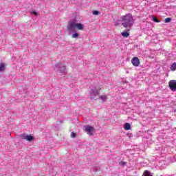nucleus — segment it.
Here are the masks:
<instances>
[{
    "instance_id": "f257e3e1",
    "label": "nucleus",
    "mask_w": 176,
    "mask_h": 176,
    "mask_svg": "<svg viewBox=\"0 0 176 176\" xmlns=\"http://www.w3.org/2000/svg\"><path fill=\"white\" fill-rule=\"evenodd\" d=\"M120 21L124 28H131V26L134 25V18L131 13L122 16Z\"/></svg>"
},
{
    "instance_id": "f03ea898",
    "label": "nucleus",
    "mask_w": 176,
    "mask_h": 176,
    "mask_svg": "<svg viewBox=\"0 0 176 176\" xmlns=\"http://www.w3.org/2000/svg\"><path fill=\"white\" fill-rule=\"evenodd\" d=\"M75 28L79 31H82V30L85 28V25L75 22H69V25L67 26L68 31H72V30H75Z\"/></svg>"
},
{
    "instance_id": "7ed1b4c3",
    "label": "nucleus",
    "mask_w": 176,
    "mask_h": 176,
    "mask_svg": "<svg viewBox=\"0 0 176 176\" xmlns=\"http://www.w3.org/2000/svg\"><path fill=\"white\" fill-rule=\"evenodd\" d=\"M168 86L172 91H176V80H170L168 82Z\"/></svg>"
},
{
    "instance_id": "20e7f679",
    "label": "nucleus",
    "mask_w": 176,
    "mask_h": 176,
    "mask_svg": "<svg viewBox=\"0 0 176 176\" xmlns=\"http://www.w3.org/2000/svg\"><path fill=\"white\" fill-rule=\"evenodd\" d=\"M56 67V68H58V71L60 74H64V72H65V69H67V67L63 63H57Z\"/></svg>"
},
{
    "instance_id": "39448f33",
    "label": "nucleus",
    "mask_w": 176,
    "mask_h": 176,
    "mask_svg": "<svg viewBox=\"0 0 176 176\" xmlns=\"http://www.w3.org/2000/svg\"><path fill=\"white\" fill-rule=\"evenodd\" d=\"M131 63L133 67H138L140 64V58H138L137 56H135L132 58Z\"/></svg>"
},
{
    "instance_id": "423d86ee",
    "label": "nucleus",
    "mask_w": 176,
    "mask_h": 176,
    "mask_svg": "<svg viewBox=\"0 0 176 176\" xmlns=\"http://www.w3.org/2000/svg\"><path fill=\"white\" fill-rule=\"evenodd\" d=\"M94 127L91 126H85V131L86 133H87V134L89 135H93V134L91 133L92 131H94Z\"/></svg>"
},
{
    "instance_id": "0eeeda50",
    "label": "nucleus",
    "mask_w": 176,
    "mask_h": 176,
    "mask_svg": "<svg viewBox=\"0 0 176 176\" xmlns=\"http://www.w3.org/2000/svg\"><path fill=\"white\" fill-rule=\"evenodd\" d=\"M100 90H101L100 88L99 89L92 90V92L91 93V97H96L97 96H100Z\"/></svg>"
},
{
    "instance_id": "6e6552de",
    "label": "nucleus",
    "mask_w": 176,
    "mask_h": 176,
    "mask_svg": "<svg viewBox=\"0 0 176 176\" xmlns=\"http://www.w3.org/2000/svg\"><path fill=\"white\" fill-rule=\"evenodd\" d=\"M6 69V64L4 63H0V72H2Z\"/></svg>"
},
{
    "instance_id": "1a4fd4ad",
    "label": "nucleus",
    "mask_w": 176,
    "mask_h": 176,
    "mask_svg": "<svg viewBox=\"0 0 176 176\" xmlns=\"http://www.w3.org/2000/svg\"><path fill=\"white\" fill-rule=\"evenodd\" d=\"M124 130H131V125H130V123H126L124 126Z\"/></svg>"
},
{
    "instance_id": "9d476101",
    "label": "nucleus",
    "mask_w": 176,
    "mask_h": 176,
    "mask_svg": "<svg viewBox=\"0 0 176 176\" xmlns=\"http://www.w3.org/2000/svg\"><path fill=\"white\" fill-rule=\"evenodd\" d=\"M32 140H34V136H32L31 135H27L26 141H29L30 142H31V141H32Z\"/></svg>"
},
{
    "instance_id": "9b49d317",
    "label": "nucleus",
    "mask_w": 176,
    "mask_h": 176,
    "mask_svg": "<svg viewBox=\"0 0 176 176\" xmlns=\"http://www.w3.org/2000/svg\"><path fill=\"white\" fill-rule=\"evenodd\" d=\"M142 176H153V175H152V174H151V172H149V170H145L143 173Z\"/></svg>"
},
{
    "instance_id": "f8f14e48",
    "label": "nucleus",
    "mask_w": 176,
    "mask_h": 176,
    "mask_svg": "<svg viewBox=\"0 0 176 176\" xmlns=\"http://www.w3.org/2000/svg\"><path fill=\"white\" fill-rule=\"evenodd\" d=\"M122 35L124 36V38H129L130 34L128 32H122Z\"/></svg>"
},
{
    "instance_id": "ddd939ff",
    "label": "nucleus",
    "mask_w": 176,
    "mask_h": 176,
    "mask_svg": "<svg viewBox=\"0 0 176 176\" xmlns=\"http://www.w3.org/2000/svg\"><path fill=\"white\" fill-rule=\"evenodd\" d=\"M171 71H176V63H173L170 66Z\"/></svg>"
},
{
    "instance_id": "4468645a",
    "label": "nucleus",
    "mask_w": 176,
    "mask_h": 176,
    "mask_svg": "<svg viewBox=\"0 0 176 176\" xmlns=\"http://www.w3.org/2000/svg\"><path fill=\"white\" fill-rule=\"evenodd\" d=\"M99 98L102 100V101H107V96L101 95L99 96Z\"/></svg>"
},
{
    "instance_id": "2eb2a0df",
    "label": "nucleus",
    "mask_w": 176,
    "mask_h": 176,
    "mask_svg": "<svg viewBox=\"0 0 176 176\" xmlns=\"http://www.w3.org/2000/svg\"><path fill=\"white\" fill-rule=\"evenodd\" d=\"M92 14H94V16H98V14H101V12L98 10H94L92 12Z\"/></svg>"
},
{
    "instance_id": "dca6fc26",
    "label": "nucleus",
    "mask_w": 176,
    "mask_h": 176,
    "mask_svg": "<svg viewBox=\"0 0 176 176\" xmlns=\"http://www.w3.org/2000/svg\"><path fill=\"white\" fill-rule=\"evenodd\" d=\"M20 138L22 140H27V135L25 133H22L20 135Z\"/></svg>"
},
{
    "instance_id": "f3484780",
    "label": "nucleus",
    "mask_w": 176,
    "mask_h": 176,
    "mask_svg": "<svg viewBox=\"0 0 176 176\" xmlns=\"http://www.w3.org/2000/svg\"><path fill=\"white\" fill-rule=\"evenodd\" d=\"M153 21L155 22V23H160V21L159 19H157V18L155 16H153Z\"/></svg>"
},
{
    "instance_id": "a211bd4d",
    "label": "nucleus",
    "mask_w": 176,
    "mask_h": 176,
    "mask_svg": "<svg viewBox=\"0 0 176 176\" xmlns=\"http://www.w3.org/2000/svg\"><path fill=\"white\" fill-rule=\"evenodd\" d=\"M79 37V33H74L72 35V38H78Z\"/></svg>"
},
{
    "instance_id": "6ab92c4d",
    "label": "nucleus",
    "mask_w": 176,
    "mask_h": 176,
    "mask_svg": "<svg viewBox=\"0 0 176 176\" xmlns=\"http://www.w3.org/2000/svg\"><path fill=\"white\" fill-rule=\"evenodd\" d=\"M171 18L168 17L165 19V23H171Z\"/></svg>"
},
{
    "instance_id": "aec40b11",
    "label": "nucleus",
    "mask_w": 176,
    "mask_h": 176,
    "mask_svg": "<svg viewBox=\"0 0 176 176\" xmlns=\"http://www.w3.org/2000/svg\"><path fill=\"white\" fill-rule=\"evenodd\" d=\"M71 137L72 138H75V137H76V133H75L74 132H72Z\"/></svg>"
},
{
    "instance_id": "412c9836",
    "label": "nucleus",
    "mask_w": 176,
    "mask_h": 176,
    "mask_svg": "<svg viewBox=\"0 0 176 176\" xmlns=\"http://www.w3.org/2000/svg\"><path fill=\"white\" fill-rule=\"evenodd\" d=\"M120 166H124V165L126 164V162L122 161V162H120Z\"/></svg>"
},
{
    "instance_id": "4be33fe9",
    "label": "nucleus",
    "mask_w": 176,
    "mask_h": 176,
    "mask_svg": "<svg viewBox=\"0 0 176 176\" xmlns=\"http://www.w3.org/2000/svg\"><path fill=\"white\" fill-rule=\"evenodd\" d=\"M32 13L33 14H34V16H37L38 15V13L36 12H35V11H32Z\"/></svg>"
},
{
    "instance_id": "5701e85b",
    "label": "nucleus",
    "mask_w": 176,
    "mask_h": 176,
    "mask_svg": "<svg viewBox=\"0 0 176 176\" xmlns=\"http://www.w3.org/2000/svg\"><path fill=\"white\" fill-rule=\"evenodd\" d=\"M115 25L118 26V25H119V23H116Z\"/></svg>"
}]
</instances>
